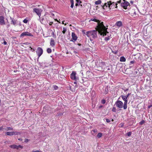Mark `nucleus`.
<instances>
[{"label":"nucleus","mask_w":152,"mask_h":152,"mask_svg":"<svg viewBox=\"0 0 152 152\" xmlns=\"http://www.w3.org/2000/svg\"><path fill=\"white\" fill-rule=\"evenodd\" d=\"M91 20L97 23V28L101 35L105 36L107 33H108V32L107 31V28H106L103 22H101L100 21L96 19H94Z\"/></svg>","instance_id":"f257e3e1"},{"label":"nucleus","mask_w":152,"mask_h":152,"mask_svg":"<svg viewBox=\"0 0 152 152\" xmlns=\"http://www.w3.org/2000/svg\"><path fill=\"white\" fill-rule=\"evenodd\" d=\"M117 4L114 2H112L111 1H107V3H105L104 5L103 6V9H107V7L110 9H113L115 8H117Z\"/></svg>","instance_id":"f03ea898"},{"label":"nucleus","mask_w":152,"mask_h":152,"mask_svg":"<svg viewBox=\"0 0 152 152\" xmlns=\"http://www.w3.org/2000/svg\"><path fill=\"white\" fill-rule=\"evenodd\" d=\"M98 33L100 34L97 29V30L88 31L86 34H87V36L89 37L90 39L91 40V39H94L97 38Z\"/></svg>","instance_id":"7ed1b4c3"},{"label":"nucleus","mask_w":152,"mask_h":152,"mask_svg":"<svg viewBox=\"0 0 152 152\" xmlns=\"http://www.w3.org/2000/svg\"><path fill=\"white\" fill-rule=\"evenodd\" d=\"M36 52L39 58L43 53V50L41 48L38 47L36 51Z\"/></svg>","instance_id":"20e7f679"},{"label":"nucleus","mask_w":152,"mask_h":152,"mask_svg":"<svg viewBox=\"0 0 152 152\" xmlns=\"http://www.w3.org/2000/svg\"><path fill=\"white\" fill-rule=\"evenodd\" d=\"M115 104L117 107L119 108H122L123 107V103L120 101H116L115 102Z\"/></svg>","instance_id":"39448f33"},{"label":"nucleus","mask_w":152,"mask_h":152,"mask_svg":"<svg viewBox=\"0 0 152 152\" xmlns=\"http://www.w3.org/2000/svg\"><path fill=\"white\" fill-rule=\"evenodd\" d=\"M124 2L121 3V6L124 8V9H126L127 7L129 6V3L128 1H125V0H123Z\"/></svg>","instance_id":"423d86ee"},{"label":"nucleus","mask_w":152,"mask_h":152,"mask_svg":"<svg viewBox=\"0 0 152 152\" xmlns=\"http://www.w3.org/2000/svg\"><path fill=\"white\" fill-rule=\"evenodd\" d=\"M42 11V10L40 9L35 8L33 9V12L36 13L39 17L41 16V13Z\"/></svg>","instance_id":"0eeeda50"},{"label":"nucleus","mask_w":152,"mask_h":152,"mask_svg":"<svg viewBox=\"0 0 152 152\" xmlns=\"http://www.w3.org/2000/svg\"><path fill=\"white\" fill-rule=\"evenodd\" d=\"M25 36H30L33 37V35L31 33L28 32H25L22 33L20 34V37H23Z\"/></svg>","instance_id":"6e6552de"},{"label":"nucleus","mask_w":152,"mask_h":152,"mask_svg":"<svg viewBox=\"0 0 152 152\" xmlns=\"http://www.w3.org/2000/svg\"><path fill=\"white\" fill-rule=\"evenodd\" d=\"M10 147L13 149H18L19 148H22L23 147V146L20 145L17 146L15 145H13L10 146Z\"/></svg>","instance_id":"1a4fd4ad"},{"label":"nucleus","mask_w":152,"mask_h":152,"mask_svg":"<svg viewBox=\"0 0 152 152\" xmlns=\"http://www.w3.org/2000/svg\"><path fill=\"white\" fill-rule=\"evenodd\" d=\"M72 39L73 40H70V41L74 42L77 40V37L74 33L72 32Z\"/></svg>","instance_id":"9d476101"},{"label":"nucleus","mask_w":152,"mask_h":152,"mask_svg":"<svg viewBox=\"0 0 152 152\" xmlns=\"http://www.w3.org/2000/svg\"><path fill=\"white\" fill-rule=\"evenodd\" d=\"M4 17L2 16H0V24L1 25L5 24V23L4 21Z\"/></svg>","instance_id":"9b49d317"},{"label":"nucleus","mask_w":152,"mask_h":152,"mask_svg":"<svg viewBox=\"0 0 152 152\" xmlns=\"http://www.w3.org/2000/svg\"><path fill=\"white\" fill-rule=\"evenodd\" d=\"M75 75V73L74 72H72L70 75L71 78L73 80H75L76 79Z\"/></svg>","instance_id":"f8f14e48"},{"label":"nucleus","mask_w":152,"mask_h":152,"mask_svg":"<svg viewBox=\"0 0 152 152\" xmlns=\"http://www.w3.org/2000/svg\"><path fill=\"white\" fill-rule=\"evenodd\" d=\"M50 45L52 47H53L55 45V41L53 39H51L50 42Z\"/></svg>","instance_id":"ddd939ff"},{"label":"nucleus","mask_w":152,"mask_h":152,"mask_svg":"<svg viewBox=\"0 0 152 152\" xmlns=\"http://www.w3.org/2000/svg\"><path fill=\"white\" fill-rule=\"evenodd\" d=\"M116 25L120 27L122 26V23L121 21H118L116 23Z\"/></svg>","instance_id":"4468645a"},{"label":"nucleus","mask_w":152,"mask_h":152,"mask_svg":"<svg viewBox=\"0 0 152 152\" xmlns=\"http://www.w3.org/2000/svg\"><path fill=\"white\" fill-rule=\"evenodd\" d=\"M126 61V58L124 56H121L120 58V61L121 62H125Z\"/></svg>","instance_id":"2eb2a0df"},{"label":"nucleus","mask_w":152,"mask_h":152,"mask_svg":"<svg viewBox=\"0 0 152 152\" xmlns=\"http://www.w3.org/2000/svg\"><path fill=\"white\" fill-rule=\"evenodd\" d=\"M6 134L7 135H13V132H9L6 133Z\"/></svg>","instance_id":"dca6fc26"},{"label":"nucleus","mask_w":152,"mask_h":152,"mask_svg":"<svg viewBox=\"0 0 152 152\" xmlns=\"http://www.w3.org/2000/svg\"><path fill=\"white\" fill-rule=\"evenodd\" d=\"M101 1L100 0H99L97 1H96L95 2V4L96 5H99L101 3Z\"/></svg>","instance_id":"f3484780"},{"label":"nucleus","mask_w":152,"mask_h":152,"mask_svg":"<svg viewBox=\"0 0 152 152\" xmlns=\"http://www.w3.org/2000/svg\"><path fill=\"white\" fill-rule=\"evenodd\" d=\"M100 65L102 67L105 66L106 65L105 62H101L100 63Z\"/></svg>","instance_id":"a211bd4d"},{"label":"nucleus","mask_w":152,"mask_h":152,"mask_svg":"<svg viewBox=\"0 0 152 152\" xmlns=\"http://www.w3.org/2000/svg\"><path fill=\"white\" fill-rule=\"evenodd\" d=\"M20 134H21V133L20 132H17V131L13 132V135H18Z\"/></svg>","instance_id":"6ab92c4d"},{"label":"nucleus","mask_w":152,"mask_h":152,"mask_svg":"<svg viewBox=\"0 0 152 152\" xmlns=\"http://www.w3.org/2000/svg\"><path fill=\"white\" fill-rule=\"evenodd\" d=\"M121 97L122 99L124 100H127V97L126 96H121Z\"/></svg>","instance_id":"aec40b11"},{"label":"nucleus","mask_w":152,"mask_h":152,"mask_svg":"<svg viewBox=\"0 0 152 152\" xmlns=\"http://www.w3.org/2000/svg\"><path fill=\"white\" fill-rule=\"evenodd\" d=\"M16 23H17L16 21L15 20H12L11 21V23L13 24L14 25H15Z\"/></svg>","instance_id":"412c9836"},{"label":"nucleus","mask_w":152,"mask_h":152,"mask_svg":"<svg viewBox=\"0 0 152 152\" xmlns=\"http://www.w3.org/2000/svg\"><path fill=\"white\" fill-rule=\"evenodd\" d=\"M47 52L49 53H50L52 52V50L50 48H48L47 49Z\"/></svg>","instance_id":"4be33fe9"},{"label":"nucleus","mask_w":152,"mask_h":152,"mask_svg":"<svg viewBox=\"0 0 152 152\" xmlns=\"http://www.w3.org/2000/svg\"><path fill=\"white\" fill-rule=\"evenodd\" d=\"M6 130L7 131H8V130L12 131L13 130V129L12 128H11L10 127H7V129H6Z\"/></svg>","instance_id":"5701e85b"},{"label":"nucleus","mask_w":152,"mask_h":152,"mask_svg":"<svg viewBox=\"0 0 152 152\" xmlns=\"http://www.w3.org/2000/svg\"><path fill=\"white\" fill-rule=\"evenodd\" d=\"M124 125V123H121L119 125V127H122Z\"/></svg>","instance_id":"b1692460"},{"label":"nucleus","mask_w":152,"mask_h":152,"mask_svg":"<svg viewBox=\"0 0 152 152\" xmlns=\"http://www.w3.org/2000/svg\"><path fill=\"white\" fill-rule=\"evenodd\" d=\"M110 38V36H108L107 37H106L105 38L104 40L105 41H108L109 40Z\"/></svg>","instance_id":"393cba45"},{"label":"nucleus","mask_w":152,"mask_h":152,"mask_svg":"<svg viewBox=\"0 0 152 152\" xmlns=\"http://www.w3.org/2000/svg\"><path fill=\"white\" fill-rule=\"evenodd\" d=\"M63 30L62 31V33L63 34H65V32H66V28L64 27L63 28Z\"/></svg>","instance_id":"a878e982"},{"label":"nucleus","mask_w":152,"mask_h":152,"mask_svg":"<svg viewBox=\"0 0 152 152\" xmlns=\"http://www.w3.org/2000/svg\"><path fill=\"white\" fill-rule=\"evenodd\" d=\"M102 134L101 133H99L97 135V137L98 138H100L102 136Z\"/></svg>","instance_id":"bb28decb"},{"label":"nucleus","mask_w":152,"mask_h":152,"mask_svg":"<svg viewBox=\"0 0 152 152\" xmlns=\"http://www.w3.org/2000/svg\"><path fill=\"white\" fill-rule=\"evenodd\" d=\"M145 123V121L144 120H142L141 121H140L139 123L140 124L142 125Z\"/></svg>","instance_id":"cd10ccee"},{"label":"nucleus","mask_w":152,"mask_h":152,"mask_svg":"<svg viewBox=\"0 0 152 152\" xmlns=\"http://www.w3.org/2000/svg\"><path fill=\"white\" fill-rule=\"evenodd\" d=\"M132 133L130 132H128L126 134L129 137L131 135Z\"/></svg>","instance_id":"c85d7f7f"},{"label":"nucleus","mask_w":152,"mask_h":152,"mask_svg":"<svg viewBox=\"0 0 152 152\" xmlns=\"http://www.w3.org/2000/svg\"><path fill=\"white\" fill-rule=\"evenodd\" d=\"M82 31L83 33V34H86L87 36V34H86L87 33V31L86 32L84 30H83Z\"/></svg>","instance_id":"c756f323"},{"label":"nucleus","mask_w":152,"mask_h":152,"mask_svg":"<svg viewBox=\"0 0 152 152\" xmlns=\"http://www.w3.org/2000/svg\"><path fill=\"white\" fill-rule=\"evenodd\" d=\"M76 1H77V3H78L79 4H80L81 3L80 0H76Z\"/></svg>","instance_id":"7c9ffc66"},{"label":"nucleus","mask_w":152,"mask_h":152,"mask_svg":"<svg viewBox=\"0 0 152 152\" xmlns=\"http://www.w3.org/2000/svg\"><path fill=\"white\" fill-rule=\"evenodd\" d=\"M27 22L28 20L26 19L24 20H23V22L25 23H27Z\"/></svg>","instance_id":"2f4dec72"},{"label":"nucleus","mask_w":152,"mask_h":152,"mask_svg":"<svg viewBox=\"0 0 152 152\" xmlns=\"http://www.w3.org/2000/svg\"><path fill=\"white\" fill-rule=\"evenodd\" d=\"M124 109H126L127 108V106L126 104H124Z\"/></svg>","instance_id":"473e14b6"},{"label":"nucleus","mask_w":152,"mask_h":152,"mask_svg":"<svg viewBox=\"0 0 152 152\" xmlns=\"http://www.w3.org/2000/svg\"><path fill=\"white\" fill-rule=\"evenodd\" d=\"M105 100L104 99H103L102 101V103L103 104H104L105 103Z\"/></svg>","instance_id":"72a5a7b5"},{"label":"nucleus","mask_w":152,"mask_h":152,"mask_svg":"<svg viewBox=\"0 0 152 152\" xmlns=\"http://www.w3.org/2000/svg\"><path fill=\"white\" fill-rule=\"evenodd\" d=\"M106 120L107 123H109L110 121V120L108 119H106Z\"/></svg>","instance_id":"f704fd0d"},{"label":"nucleus","mask_w":152,"mask_h":152,"mask_svg":"<svg viewBox=\"0 0 152 152\" xmlns=\"http://www.w3.org/2000/svg\"><path fill=\"white\" fill-rule=\"evenodd\" d=\"M124 104H127V100H124Z\"/></svg>","instance_id":"c9c22d12"},{"label":"nucleus","mask_w":152,"mask_h":152,"mask_svg":"<svg viewBox=\"0 0 152 152\" xmlns=\"http://www.w3.org/2000/svg\"><path fill=\"white\" fill-rule=\"evenodd\" d=\"M116 109L115 107H113L112 109V111L114 112H115Z\"/></svg>","instance_id":"e433bc0d"},{"label":"nucleus","mask_w":152,"mask_h":152,"mask_svg":"<svg viewBox=\"0 0 152 152\" xmlns=\"http://www.w3.org/2000/svg\"><path fill=\"white\" fill-rule=\"evenodd\" d=\"M112 52L113 53H114V54H116L117 52V51H113L112 50Z\"/></svg>","instance_id":"4c0bfd02"},{"label":"nucleus","mask_w":152,"mask_h":152,"mask_svg":"<svg viewBox=\"0 0 152 152\" xmlns=\"http://www.w3.org/2000/svg\"><path fill=\"white\" fill-rule=\"evenodd\" d=\"M29 141V140L27 139H26L25 140V142H27Z\"/></svg>","instance_id":"58836bf2"},{"label":"nucleus","mask_w":152,"mask_h":152,"mask_svg":"<svg viewBox=\"0 0 152 152\" xmlns=\"http://www.w3.org/2000/svg\"><path fill=\"white\" fill-rule=\"evenodd\" d=\"M74 6V3H72L71 4V8H73Z\"/></svg>","instance_id":"ea45409f"},{"label":"nucleus","mask_w":152,"mask_h":152,"mask_svg":"<svg viewBox=\"0 0 152 152\" xmlns=\"http://www.w3.org/2000/svg\"><path fill=\"white\" fill-rule=\"evenodd\" d=\"M54 88L55 89H57L58 88V87L57 86H54Z\"/></svg>","instance_id":"a19ab883"},{"label":"nucleus","mask_w":152,"mask_h":152,"mask_svg":"<svg viewBox=\"0 0 152 152\" xmlns=\"http://www.w3.org/2000/svg\"><path fill=\"white\" fill-rule=\"evenodd\" d=\"M3 44L4 45H6L7 44V42L6 41H4V42H3Z\"/></svg>","instance_id":"79ce46f5"},{"label":"nucleus","mask_w":152,"mask_h":152,"mask_svg":"<svg viewBox=\"0 0 152 152\" xmlns=\"http://www.w3.org/2000/svg\"><path fill=\"white\" fill-rule=\"evenodd\" d=\"M94 132H97V131L96 129H94L92 130Z\"/></svg>","instance_id":"37998d69"},{"label":"nucleus","mask_w":152,"mask_h":152,"mask_svg":"<svg viewBox=\"0 0 152 152\" xmlns=\"http://www.w3.org/2000/svg\"><path fill=\"white\" fill-rule=\"evenodd\" d=\"M134 63V61H130V63L131 64H133Z\"/></svg>","instance_id":"c03bdc74"},{"label":"nucleus","mask_w":152,"mask_h":152,"mask_svg":"<svg viewBox=\"0 0 152 152\" xmlns=\"http://www.w3.org/2000/svg\"><path fill=\"white\" fill-rule=\"evenodd\" d=\"M70 1H71V4H72V3H74V1H73V0H70Z\"/></svg>","instance_id":"a18cd8bd"},{"label":"nucleus","mask_w":152,"mask_h":152,"mask_svg":"<svg viewBox=\"0 0 152 152\" xmlns=\"http://www.w3.org/2000/svg\"><path fill=\"white\" fill-rule=\"evenodd\" d=\"M130 94L129 93L127 94V95L126 96V97H127V98H128V96H129L130 95Z\"/></svg>","instance_id":"49530a36"},{"label":"nucleus","mask_w":152,"mask_h":152,"mask_svg":"<svg viewBox=\"0 0 152 152\" xmlns=\"http://www.w3.org/2000/svg\"><path fill=\"white\" fill-rule=\"evenodd\" d=\"M18 140L20 141H22L23 140V139L21 138H19Z\"/></svg>","instance_id":"de8ad7c7"},{"label":"nucleus","mask_w":152,"mask_h":152,"mask_svg":"<svg viewBox=\"0 0 152 152\" xmlns=\"http://www.w3.org/2000/svg\"><path fill=\"white\" fill-rule=\"evenodd\" d=\"M3 127H0V130H2L3 129Z\"/></svg>","instance_id":"09e8293b"},{"label":"nucleus","mask_w":152,"mask_h":152,"mask_svg":"<svg viewBox=\"0 0 152 152\" xmlns=\"http://www.w3.org/2000/svg\"><path fill=\"white\" fill-rule=\"evenodd\" d=\"M79 4L78 3H77L76 4H75V5H76V6H77V5H78V4Z\"/></svg>","instance_id":"8fccbe9b"},{"label":"nucleus","mask_w":152,"mask_h":152,"mask_svg":"<svg viewBox=\"0 0 152 152\" xmlns=\"http://www.w3.org/2000/svg\"><path fill=\"white\" fill-rule=\"evenodd\" d=\"M138 41L139 42H141L142 41L141 40H140V39H138Z\"/></svg>","instance_id":"3c124183"},{"label":"nucleus","mask_w":152,"mask_h":152,"mask_svg":"<svg viewBox=\"0 0 152 152\" xmlns=\"http://www.w3.org/2000/svg\"><path fill=\"white\" fill-rule=\"evenodd\" d=\"M52 23L50 22V23L49 25H52Z\"/></svg>","instance_id":"603ef678"},{"label":"nucleus","mask_w":152,"mask_h":152,"mask_svg":"<svg viewBox=\"0 0 152 152\" xmlns=\"http://www.w3.org/2000/svg\"><path fill=\"white\" fill-rule=\"evenodd\" d=\"M56 20L58 22L60 23V22H59L58 20H57V19Z\"/></svg>","instance_id":"864d4df0"},{"label":"nucleus","mask_w":152,"mask_h":152,"mask_svg":"<svg viewBox=\"0 0 152 152\" xmlns=\"http://www.w3.org/2000/svg\"><path fill=\"white\" fill-rule=\"evenodd\" d=\"M62 23L63 24H64V21H63V22H62Z\"/></svg>","instance_id":"5fc2aeb1"},{"label":"nucleus","mask_w":152,"mask_h":152,"mask_svg":"<svg viewBox=\"0 0 152 152\" xmlns=\"http://www.w3.org/2000/svg\"><path fill=\"white\" fill-rule=\"evenodd\" d=\"M30 48H31V50H33V49H32V48H31V47H30Z\"/></svg>","instance_id":"6e6d98bb"},{"label":"nucleus","mask_w":152,"mask_h":152,"mask_svg":"<svg viewBox=\"0 0 152 152\" xmlns=\"http://www.w3.org/2000/svg\"><path fill=\"white\" fill-rule=\"evenodd\" d=\"M112 121H113V119H112Z\"/></svg>","instance_id":"4d7b16f0"},{"label":"nucleus","mask_w":152,"mask_h":152,"mask_svg":"<svg viewBox=\"0 0 152 152\" xmlns=\"http://www.w3.org/2000/svg\"><path fill=\"white\" fill-rule=\"evenodd\" d=\"M102 107V106H100V107Z\"/></svg>","instance_id":"13d9d810"},{"label":"nucleus","mask_w":152,"mask_h":152,"mask_svg":"<svg viewBox=\"0 0 152 152\" xmlns=\"http://www.w3.org/2000/svg\"><path fill=\"white\" fill-rule=\"evenodd\" d=\"M33 51H34V50L33 49Z\"/></svg>","instance_id":"bf43d9fd"}]
</instances>
